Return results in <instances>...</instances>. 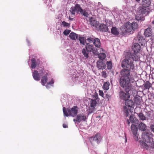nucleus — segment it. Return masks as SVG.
Returning <instances> with one entry per match:
<instances>
[{
  "label": "nucleus",
  "instance_id": "f257e3e1",
  "mask_svg": "<svg viewBox=\"0 0 154 154\" xmlns=\"http://www.w3.org/2000/svg\"><path fill=\"white\" fill-rule=\"evenodd\" d=\"M130 70L129 69H123L120 72V85L127 91H129L132 88L131 83L134 82L133 76L131 73Z\"/></svg>",
  "mask_w": 154,
  "mask_h": 154
},
{
  "label": "nucleus",
  "instance_id": "f03ea898",
  "mask_svg": "<svg viewBox=\"0 0 154 154\" xmlns=\"http://www.w3.org/2000/svg\"><path fill=\"white\" fill-rule=\"evenodd\" d=\"M47 71L43 68H41L38 71L35 70L32 72L33 78L37 81L40 80V76L44 75L41 80V83L42 85L44 86L47 83L46 87L47 88H50L49 85L52 86L54 83V81L53 79H52L50 82H47L48 79L47 77Z\"/></svg>",
  "mask_w": 154,
  "mask_h": 154
},
{
  "label": "nucleus",
  "instance_id": "7ed1b4c3",
  "mask_svg": "<svg viewBox=\"0 0 154 154\" xmlns=\"http://www.w3.org/2000/svg\"><path fill=\"white\" fill-rule=\"evenodd\" d=\"M139 59V56L133 54H127L125 58L121 62V66L123 69L133 70L134 66L133 62L138 60Z\"/></svg>",
  "mask_w": 154,
  "mask_h": 154
},
{
  "label": "nucleus",
  "instance_id": "20e7f679",
  "mask_svg": "<svg viewBox=\"0 0 154 154\" xmlns=\"http://www.w3.org/2000/svg\"><path fill=\"white\" fill-rule=\"evenodd\" d=\"M151 4L150 0H142L141 2L142 7H140L137 10V15L136 19L138 21L141 20L142 16L146 15L149 13L148 9L146 8L149 6Z\"/></svg>",
  "mask_w": 154,
  "mask_h": 154
},
{
  "label": "nucleus",
  "instance_id": "39448f33",
  "mask_svg": "<svg viewBox=\"0 0 154 154\" xmlns=\"http://www.w3.org/2000/svg\"><path fill=\"white\" fill-rule=\"evenodd\" d=\"M138 26V24L136 22H134L131 23L129 22H128L125 24L123 27L121 29L122 31L121 33L123 34L126 32H133L137 28Z\"/></svg>",
  "mask_w": 154,
  "mask_h": 154
},
{
  "label": "nucleus",
  "instance_id": "423d86ee",
  "mask_svg": "<svg viewBox=\"0 0 154 154\" xmlns=\"http://www.w3.org/2000/svg\"><path fill=\"white\" fill-rule=\"evenodd\" d=\"M125 106H124V115L126 116H128V114L131 113L130 108L132 107L134 105V102L132 100L127 99L125 101Z\"/></svg>",
  "mask_w": 154,
  "mask_h": 154
},
{
  "label": "nucleus",
  "instance_id": "0eeeda50",
  "mask_svg": "<svg viewBox=\"0 0 154 154\" xmlns=\"http://www.w3.org/2000/svg\"><path fill=\"white\" fill-rule=\"evenodd\" d=\"M152 136L153 134L150 132H144L142 133V138L143 139V141L147 143L152 142Z\"/></svg>",
  "mask_w": 154,
  "mask_h": 154
},
{
  "label": "nucleus",
  "instance_id": "6e6552de",
  "mask_svg": "<svg viewBox=\"0 0 154 154\" xmlns=\"http://www.w3.org/2000/svg\"><path fill=\"white\" fill-rule=\"evenodd\" d=\"M82 9L80 5L78 4H76L75 6L72 7L70 10V13L72 15H77L80 13Z\"/></svg>",
  "mask_w": 154,
  "mask_h": 154
},
{
  "label": "nucleus",
  "instance_id": "1a4fd4ad",
  "mask_svg": "<svg viewBox=\"0 0 154 154\" xmlns=\"http://www.w3.org/2000/svg\"><path fill=\"white\" fill-rule=\"evenodd\" d=\"M133 88L131 90H130L129 91H127L126 90V92H125L122 91H121L119 92V97L121 99L125 100V101L128 98H130V95L129 93L128 92L130 91H132Z\"/></svg>",
  "mask_w": 154,
  "mask_h": 154
},
{
  "label": "nucleus",
  "instance_id": "9d476101",
  "mask_svg": "<svg viewBox=\"0 0 154 154\" xmlns=\"http://www.w3.org/2000/svg\"><path fill=\"white\" fill-rule=\"evenodd\" d=\"M101 137L99 133L96 134L94 137H91L89 138V140L92 144L95 141L97 143H99L101 140Z\"/></svg>",
  "mask_w": 154,
  "mask_h": 154
},
{
  "label": "nucleus",
  "instance_id": "9b49d317",
  "mask_svg": "<svg viewBox=\"0 0 154 154\" xmlns=\"http://www.w3.org/2000/svg\"><path fill=\"white\" fill-rule=\"evenodd\" d=\"M87 118L85 115L83 113H80L78 115L75 119H73L74 122H80L82 121H85Z\"/></svg>",
  "mask_w": 154,
  "mask_h": 154
},
{
  "label": "nucleus",
  "instance_id": "f8f14e48",
  "mask_svg": "<svg viewBox=\"0 0 154 154\" xmlns=\"http://www.w3.org/2000/svg\"><path fill=\"white\" fill-rule=\"evenodd\" d=\"M133 50L134 52H128V54H133L139 56L138 53L140 50V45L137 43L134 44L133 46Z\"/></svg>",
  "mask_w": 154,
  "mask_h": 154
},
{
  "label": "nucleus",
  "instance_id": "ddd939ff",
  "mask_svg": "<svg viewBox=\"0 0 154 154\" xmlns=\"http://www.w3.org/2000/svg\"><path fill=\"white\" fill-rule=\"evenodd\" d=\"M97 102L96 100L91 99L90 101V107L89 110V112L91 113L96 110V109L95 108Z\"/></svg>",
  "mask_w": 154,
  "mask_h": 154
},
{
  "label": "nucleus",
  "instance_id": "4468645a",
  "mask_svg": "<svg viewBox=\"0 0 154 154\" xmlns=\"http://www.w3.org/2000/svg\"><path fill=\"white\" fill-rule=\"evenodd\" d=\"M85 48L89 52H92L93 54L96 53L97 51V49L94 48L93 45H90L88 43L86 44Z\"/></svg>",
  "mask_w": 154,
  "mask_h": 154
},
{
  "label": "nucleus",
  "instance_id": "2eb2a0df",
  "mask_svg": "<svg viewBox=\"0 0 154 154\" xmlns=\"http://www.w3.org/2000/svg\"><path fill=\"white\" fill-rule=\"evenodd\" d=\"M68 112L69 114V115L73 117H74L78 113V108L76 106H74L71 109H68Z\"/></svg>",
  "mask_w": 154,
  "mask_h": 154
},
{
  "label": "nucleus",
  "instance_id": "dca6fc26",
  "mask_svg": "<svg viewBox=\"0 0 154 154\" xmlns=\"http://www.w3.org/2000/svg\"><path fill=\"white\" fill-rule=\"evenodd\" d=\"M145 142V141H143L141 143V145L143 148L148 149L149 147L154 148V144L153 143H146Z\"/></svg>",
  "mask_w": 154,
  "mask_h": 154
},
{
  "label": "nucleus",
  "instance_id": "f3484780",
  "mask_svg": "<svg viewBox=\"0 0 154 154\" xmlns=\"http://www.w3.org/2000/svg\"><path fill=\"white\" fill-rule=\"evenodd\" d=\"M89 22L90 24L93 26L96 27L97 26L99 23L95 18L92 17L89 18Z\"/></svg>",
  "mask_w": 154,
  "mask_h": 154
},
{
  "label": "nucleus",
  "instance_id": "a211bd4d",
  "mask_svg": "<svg viewBox=\"0 0 154 154\" xmlns=\"http://www.w3.org/2000/svg\"><path fill=\"white\" fill-rule=\"evenodd\" d=\"M106 66L105 64L102 60H100L97 62V66L99 69H105Z\"/></svg>",
  "mask_w": 154,
  "mask_h": 154
},
{
  "label": "nucleus",
  "instance_id": "6ab92c4d",
  "mask_svg": "<svg viewBox=\"0 0 154 154\" xmlns=\"http://www.w3.org/2000/svg\"><path fill=\"white\" fill-rule=\"evenodd\" d=\"M111 32L112 34L115 35H118L119 33L122 34L121 33L122 31H119V29L116 28V27H112L111 29Z\"/></svg>",
  "mask_w": 154,
  "mask_h": 154
},
{
  "label": "nucleus",
  "instance_id": "aec40b11",
  "mask_svg": "<svg viewBox=\"0 0 154 154\" xmlns=\"http://www.w3.org/2000/svg\"><path fill=\"white\" fill-rule=\"evenodd\" d=\"M99 29L101 31H102L107 32L109 30L107 26L103 24H101L100 25Z\"/></svg>",
  "mask_w": 154,
  "mask_h": 154
},
{
  "label": "nucleus",
  "instance_id": "412c9836",
  "mask_svg": "<svg viewBox=\"0 0 154 154\" xmlns=\"http://www.w3.org/2000/svg\"><path fill=\"white\" fill-rule=\"evenodd\" d=\"M152 30L150 28H148L145 31L144 35L146 37H149L152 35Z\"/></svg>",
  "mask_w": 154,
  "mask_h": 154
},
{
  "label": "nucleus",
  "instance_id": "4be33fe9",
  "mask_svg": "<svg viewBox=\"0 0 154 154\" xmlns=\"http://www.w3.org/2000/svg\"><path fill=\"white\" fill-rule=\"evenodd\" d=\"M129 120L131 122H133L136 124L138 123L139 122V120L137 119L133 115H130L129 117Z\"/></svg>",
  "mask_w": 154,
  "mask_h": 154
},
{
  "label": "nucleus",
  "instance_id": "5701e85b",
  "mask_svg": "<svg viewBox=\"0 0 154 154\" xmlns=\"http://www.w3.org/2000/svg\"><path fill=\"white\" fill-rule=\"evenodd\" d=\"M137 38L138 42L141 44V45H144L145 44V41L143 37L142 36L139 35L137 36Z\"/></svg>",
  "mask_w": 154,
  "mask_h": 154
},
{
  "label": "nucleus",
  "instance_id": "b1692460",
  "mask_svg": "<svg viewBox=\"0 0 154 154\" xmlns=\"http://www.w3.org/2000/svg\"><path fill=\"white\" fill-rule=\"evenodd\" d=\"M69 37L70 39L74 40H76L78 38V35L73 32H72L69 34Z\"/></svg>",
  "mask_w": 154,
  "mask_h": 154
},
{
  "label": "nucleus",
  "instance_id": "393cba45",
  "mask_svg": "<svg viewBox=\"0 0 154 154\" xmlns=\"http://www.w3.org/2000/svg\"><path fill=\"white\" fill-rule=\"evenodd\" d=\"M138 127L140 130L144 131L146 129V125L142 122H140L139 125Z\"/></svg>",
  "mask_w": 154,
  "mask_h": 154
},
{
  "label": "nucleus",
  "instance_id": "a878e982",
  "mask_svg": "<svg viewBox=\"0 0 154 154\" xmlns=\"http://www.w3.org/2000/svg\"><path fill=\"white\" fill-rule=\"evenodd\" d=\"M94 44L96 47L100 48V40L98 38H96L94 39Z\"/></svg>",
  "mask_w": 154,
  "mask_h": 154
},
{
  "label": "nucleus",
  "instance_id": "bb28decb",
  "mask_svg": "<svg viewBox=\"0 0 154 154\" xmlns=\"http://www.w3.org/2000/svg\"><path fill=\"white\" fill-rule=\"evenodd\" d=\"M89 52L85 48H83L82 50V53L83 55L86 58H88L89 57L88 54Z\"/></svg>",
  "mask_w": 154,
  "mask_h": 154
},
{
  "label": "nucleus",
  "instance_id": "cd10ccee",
  "mask_svg": "<svg viewBox=\"0 0 154 154\" xmlns=\"http://www.w3.org/2000/svg\"><path fill=\"white\" fill-rule=\"evenodd\" d=\"M31 68L32 69L35 68L37 65V62L35 60L34 58H32L31 60Z\"/></svg>",
  "mask_w": 154,
  "mask_h": 154
},
{
  "label": "nucleus",
  "instance_id": "c85d7f7f",
  "mask_svg": "<svg viewBox=\"0 0 154 154\" xmlns=\"http://www.w3.org/2000/svg\"><path fill=\"white\" fill-rule=\"evenodd\" d=\"M79 40L81 44H82L83 45H85V43L86 42V39L85 37L80 36L79 38Z\"/></svg>",
  "mask_w": 154,
  "mask_h": 154
},
{
  "label": "nucleus",
  "instance_id": "c756f323",
  "mask_svg": "<svg viewBox=\"0 0 154 154\" xmlns=\"http://www.w3.org/2000/svg\"><path fill=\"white\" fill-rule=\"evenodd\" d=\"M131 131L133 134H137V129L136 126L134 124H132L131 126Z\"/></svg>",
  "mask_w": 154,
  "mask_h": 154
},
{
  "label": "nucleus",
  "instance_id": "7c9ffc66",
  "mask_svg": "<svg viewBox=\"0 0 154 154\" xmlns=\"http://www.w3.org/2000/svg\"><path fill=\"white\" fill-rule=\"evenodd\" d=\"M137 114L140 120L142 121H144L146 120V118L142 113H137Z\"/></svg>",
  "mask_w": 154,
  "mask_h": 154
},
{
  "label": "nucleus",
  "instance_id": "2f4dec72",
  "mask_svg": "<svg viewBox=\"0 0 154 154\" xmlns=\"http://www.w3.org/2000/svg\"><path fill=\"white\" fill-rule=\"evenodd\" d=\"M109 82H106L104 83L103 88L105 90H107L109 89Z\"/></svg>",
  "mask_w": 154,
  "mask_h": 154
},
{
  "label": "nucleus",
  "instance_id": "473e14b6",
  "mask_svg": "<svg viewBox=\"0 0 154 154\" xmlns=\"http://www.w3.org/2000/svg\"><path fill=\"white\" fill-rule=\"evenodd\" d=\"M79 77L75 74H73L72 76V79L74 82H76L79 80Z\"/></svg>",
  "mask_w": 154,
  "mask_h": 154
},
{
  "label": "nucleus",
  "instance_id": "72a5a7b5",
  "mask_svg": "<svg viewBox=\"0 0 154 154\" xmlns=\"http://www.w3.org/2000/svg\"><path fill=\"white\" fill-rule=\"evenodd\" d=\"M106 57V55L104 53H101L98 55V57L100 60L104 59Z\"/></svg>",
  "mask_w": 154,
  "mask_h": 154
},
{
  "label": "nucleus",
  "instance_id": "f704fd0d",
  "mask_svg": "<svg viewBox=\"0 0 154 154\" xmlns=\"http://www.w3.org/2000/svg\"><path fill=\"white\" fill-rule=\"evenodd\" d=\"M134 104H136L137 105H139L140 104L141 102L140 100L137 97H135L134 98Z\"/></svg>",
  "mask_w": 154,
  "mask_h": 154
},
{
  "label": "nucleus",
  "instance_id": "c9c22d12",
  "mask_svg": "<svg viewBox=\"0 0 154 154\" xmlns=\"http://www.w3.org/2000/svg\"><path fill=\"white\" fill-rule=\"evenodd\" d=\"M80 14H82L83 16L87 17H88L89 15V14L88 12H86V11L85 10H83L82 9V11H81Z\"/></svg>",
  "mask_w": 154,
  "mask_h": 154
},
{
  "label": "nucleus",
  "instance_id": "e433bc0d",
  "mask_svg": "<svg viewBox=\"0 0 154 154\" xmlns=\"http://www.w3.org/2000/svg\"><path fill=\"white\" fill-rule=\"evenodd\" d=\"M144 86L145 88L149 89L151 87V84L149 82H146Z\"/></svg>",
  "mask_w": 154,
  "mask_h": 154
},
{
  "label": "nucleus",
  "instance_id": "4c0bfd02",
  "mask_svg": "<svg viewBox=\"0 0 154 154\" xmlns=\"http://www.w3.org/2000/svg\"><path fill=\"white\" fill-rule=\"evenodd\" d=\"M107 68L108 69H110L112 67V63L111 61H107L106 63Z\"/></svg>",
  "mask_w": 154,
  "mask_h": 154
},
{
  "label": "nucleus",
  "instance_id": "58836bf2",
  "mask_svg": "<svg viewBox=\"0 0 154 154\" xmlns=\"http://www.w3.org/2000/svg\"><path fill=\"white\" fill-rule=\"evenodd\" d=\"M63 112L64 116H69L68 113V112H67L66 108L64 107L63 109Z\"/></svg>",
  "mask_w": 154,
  "mask_h": 154
},
{
  "label": "nucleus",
  "instance_id": "ea45409f",
  "mask_svg": "<svg viewBox=\"0 0 154 154\" xmlns=\"http://www.w3.org/2000/svg\"><path fill=\"white\" fill-rule=\"evenodd\" d=\"M62 25L65 27L69 26H70V24L67 23L64 21H63L62 22Z\"/></svg>",
  "mask_w": 154,
  "mask_h": 154
},
{
  "label": "nucleus",
  "instance_id": "a19ab883",
  "mask_svg": "<svg viewBox=\"0 0 154 154\" xmlns=\"http://www.w3.org/2000/svg\"><path fill=\"white\" fill-rule=\"evenodd\" d=\"M70 32V30H68V29H66V30H65L63 32V33L65 35H67L69 34Z\"/></svg>",
  "mask_w": 154,
  "mask_h": 154
},
{
  "label": "nucleus",
  "instance_id": "79ce46f5",
  "mask_svg": "<svg viewBox=\"0 0 154 154\" xmlns=\"http://www.w3.org/2000/svg\"><path fill=\"white\" fill-rule=\"evenodd\" d=\"M99 94L100 96L103 97L104 96V93L102 91L99 90Z\"/></svg>",
  "mask_w": 154,
  "mask_h": 154
},
{
  "label": "nucleus",
  "instance_id": "37998d69",
  "mask_svg": "<svg viewBox=\"0 0 154 154\" xmlns=\"http://www.w3.org/2000/svg\"><path fill=\"white\" fill-rule=\"evenodd\" d=\"M87 40L89 43L92 42H93V39L91 38H88Z\"/></svg>",
  "mask_w": 154,
  "mask_h": 154
},
{
  "label": "nucleus",
  "instance_id": "c03bdc74",
  "mask_svg": "<svg viewBox=\"0 0 154 154\" xmlns=\"http://www.w3.org/2000/svg\"><path fill=\"white\" fill-rule=\"evenodd\" d=\"M150 128L151 130L154 132V125H150Z\"/></svg>",
  "mask_w": 154,
  "mask_h": 154
},
{
  "label": "nucleus",
  "instance_id": "a18cd8bd",
  "mask_svg": "<svg viewBox=\"0 0 154 154\" xmlns=\"http://www.w3.org/2000/svg\"><path fill=\"white\" fill-rule=\"evenodd\" d=\"M102 76L104 78H106V72L103 71L102 72Z\"/></svg>",
  "mask_w": 154,
  "mask_h": 154
},
{
  "label": "nucleus",
  "instance_id": "49530a36",
  "mask_svg": "<svg viewBox=\"0 0 154 154\" xmlns=\"http://www.w3.org/2000/svg\"><path fill=\"white\" fill-rule=\"evenodd\" d=\"M98 96L97 94H95L93 95V97L95 99V100H96L98 98Z\"/></svg>",
  "mask_w": 154,
  "mask_h": 154
},
{
  "label": "nucleus",
  "instance_id": "de8ad7c7",
  "mask_svg": "<svg viewBox=\"0 0 154 154\" xmlns=\"http://www.w3.org/2000/svg\"><path fill=\"white\" fill-rule=\"evenodd\" d=\"M133 135H134V138L136 140L138 141V139L137 136V134H135Z\"/></svg>",
  "mask_w": 154,
  "mask_h": 154
},
{
  "label": "nucleus",
  "instance_id": "09e8293b",
  "mask_svg": "<svg viewBox=\"0 0 154 154\" xmlns=\"http://www.w3.org/2000/svg\"><path fill=\"white\" fill-rule=\"evenodd\" d=\"M63 128H67L68 127V126H67V125L66 124H63Z\"/></svg>",
  "mask_w": 154,
  "mask_h": 154
},
{
  "label": "nucleus",
  "instance_id": "8fccbe9b",
  "mask_svg": "<svg viewBox=\"0 0 154 154\" xmlns=\"http://www.w3.org/2000/svg\"><path fill=\"white\" fill-rule=\"evenodd\" d=\"M106 97L107 99H108L109 100L110 98V97L109 96L107 95V94H106Z\"/></svg>",
  "mask_w": 154,
  "mask_h": 154
},
{
  "label": "nucleus",
  "instance_id": "3c124183",
  "mask_svg": "<svg viewBox=\"0 0 154 154\" xmlns=\"http://www.w3.org/2000/svg\"><path fill=\"white\" fill-rule=\"evenodd\" d=\"M126 2V3H128L131 0H124Z\"/></svg>",
  "mask_w": 154,
  "mask_h": 154
},
{
  "label": "nucleus",
  "instance_id": "603ef678",
  "mask_svg": "<svg viewBox=\"0 0 154 154\" xmlns=\"http://www.w3.org/2000/svg\"><path fill=\"white\" fill-rule=\"evenodd\" d=\"M127 123H128V124L129 125L130 124V122H129L128 120H127Z\"/></svg>",
  "mask_w": 154,
  "mask_h": 154
},
{
  "label": "nucleus",
  "instance_id": "864d4df0",
  "mask_svg": "<svg viewBox=\"0 0 154 154\" xmlns=\"http://www.w3.org/2000/svg\"><path fill=\"white\" fill-rule=\"evenodd\" d=\"M69 20H72V19L71 18H70V17H69Z\"/></svg>",
  "mask_w": 154,
  "mask_h": 154
},
{
  "label": "nucleus",
  "instance_id": "5fc2aeb1",
  "mask_svg": "<svg viewBox=\"0 0 154 154\" xmlns=\"http://www.w3.org/2000/svg\"><path fill=\"white\" fill-rule=\"evenodd\" d=\"M152 23L154 24V20L152 21Z\"/></svg>",
  "mask_w": 154,
  "mask_h": 154
},
{
  "label": "nucleus",
  "instance_id": "6e6d98bb",
  "mask_svg": "<svg viewBox=\"0 0 154 154\" xmlns=\"http://www.w3.org/2000/svg\"><path fill=\"white\" fill-rule=\"evenodd\" d=\"M136 0V1L137 2H139V1L140 0Z\"/></svg>",
  "mask_w": 154,
  "mask_h": 154
},
{
  "label": "nucleus",
  "instance_id": "4d7b16f0",
  "mask_svg": "<svg viewBox=\"0 0 154 154\" xmlns=\"http://www.w3.org/2000/svg\"><path fill=\"white\" fill-rule=\"evenodd\" d=\"M125 142H127V139H126H126H125Z\"/></svg>",
  "mask_w": 154,
  "mask_h": 154
},
{
  "label": "nucleus",
  "instance_id": "13d9d810",
  "mask_svg": "<svg viewBox=\"0 0 154 154\" xmlns=\"http://www.w3.org/2000/svg\"><path fill=\"white\" fill-rule=\"evenodd\" d=\"M104 154H107L106 153H105Z\"/></svg>",
  "mask_w": 154,
  "mask_h": 154
}]
</instances>
